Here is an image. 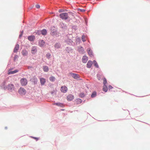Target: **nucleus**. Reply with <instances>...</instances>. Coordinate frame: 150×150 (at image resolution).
Wrapping results in <instances>:
<instances>
[{
	"label": "nucleus",
	"instance_id": "26",
	"mask_svg": "<svg viewBox=\"0 0 150 150\" xmlns=\"http://www.w3.org/2000/svg\"><path fill=\"white\" fill-rule=\"evenodd\" d=\"M103 84L104 85H105V84L107 83V80L106 79L104 78L103 79Z\"/></svg>",
	"mask_w": 150,
	"mask_h": 150
},
{
	"label": "nucleus",
	"instance_id": "12",
	"mask_svg": "<svg viewBox=\"0 0 150 150\" xmlns=\"http://www.w3.org/2000/svg\"><path fill=\"white\" fill-rule=\"evenodd\" d=\"M40 81L41 85L44 84L46 82V80L45 79L41 78L40 79Z\"/></svg>",
	"mask_w": 150,
	"mask_h": 150
},
{
	"label": "nucleus",
	"instance_id": "18",
	"mask_svg": "<svg viewBox=\"0 0 150 150\" xmlns=\"http://www.w3.org/2000/svg\"><path fill=\"white\" fill-rule=\"evenodd\" d=\"M43 69L44 71L47 72L49 70V68L47 66H44L43 67Z\"/></svg>",
	"mask_w": 150,
	"mask_h": 150
},
{
	"label": "nucleus",
	"instance_id": "25",
	"mask_svg": "<svg viewBox=\"0 0 150 150\" xmlns=\"http://www.w3.org/2000/svg\"><path fill=\"white\" fill-rule=\"evenodd\" d=\"M93 62H94V65L95 66H96V67H98V65L96 61L94 60L93 61Z\"/></svg>",
	"mask_w": 150,
	"mask_h": 150
},
{
	"label": "nucleus",
	"instance_id": "8",
	"mask_svg": "<svg viewBox=\"0 0 150 150\" xmlns=\"http://www.w3.org/2000/svg\"><path fill=\"white\" fill-rule=\"evenodd\" d=\"M88 60V58L86 56H84L82 58V62L84 63H86Z\"/></svg>",
	"mask_w": 150,
	"mask_h": 150
},
{
	"label": "nucleus",
	"instance_id": "22",
	"mask_svg": "<svg viewBox=\"0 0 150 150\" xmlns=\"http://www.w3.org/2000/svg\"><path fill=\"white\" fill-rule=\"evenodd\" d=\"M96 95V92H93L91 95V97L92 98H94L95 97Z\"/></svg>",
	"mask_w": 150,
	"mask_h": 150
},
{
	"label": "nucleus",
	"instance_id": "35",
	"mask_svg": "<svg viewBox=\"0 0 150 150\" xmlns=\"http://www.w3.org/2000/svg\"><path fill=\"white\" fill-rule=\"evenodd\" d=\"M21 36H22V34H21L19 35V36H20V37Z\"/></svg>",
	"mask_w": 150,
	"mask_h": 150
},
{
	"label": "nucleus",
	"instance_id": "36",
	"mask_svg": "<svg viewBox=\"0 0 150 150\" xmlns=\"http://www.w3.org/2000/svg\"><path fill=\"white\" fill-rule=\"evenodd\" d=\"M62 11H60L59 12H62Z\"/></svg>",
	"mask_w": 150,
	"mask_h": 150
},
{
	"label": "nucleus",
	"instance_id": "4",
	"mask_svg": "<svg viewBox=\"0 0 150 150\" xmlns=\"http://www.w3.org/2000/svg\"><path fill=\"white\" fill-rule=\"evenodd\" d=\"M18 92L20 94L23 95L26 93V91L24 88H21L18 90Z\"/></svg>",
	"mask_w": 150,
	"mask_h": 150
},
{
	"label": "nucleus",
	"instance_id": "16",
	"mask_svg": "<svg viewBox=\"0 0 150 150\" xmlns=\"http://www.w3.org/2000/svg\"><path fill=\"white\" fill-rule=\"evenodd\" d=\"M39 45L40 46H43V45H44V44H45V42L42 40H40L39 41Z\"/></svg>",
	"mask_w": 150,
	"mask_h": 150
},
{
	"label": "nucleus",
	"instance_id": "6",
	"mask_svg": "<svg viewBox=\"0 0 150 150\" xmlns=\"http://www.w3.org/2000/svg\"><path fill=\"white\" fill-rule=\"evenodd\" d=\"M74 98V96L71 94L69 95L67 97V99L68 101L72 100Z\"/></svg>",
	"mask_w": 150,
	"mask_h": 150
},
{
	"label": "nucleus",
	"instance_id": "3",
	"mask_svg": "<svg viewBox=\"0 0 150 150\" xmlns=\"http://www.w3.org/2000/svg\"><path fill=\"white\" fill-rule=\"evenodd\" d=\"M69 75L72 76L74 79H78L79 78V75L72 72L69 73Z\"/></svg>",
	"mask_w": 150,
	"mask_h": 150
},
{
	"label": "nucleus",
	"instance_id": "5",
	"mask_svg": "<svg viewBox=\"0 0 150 150\" xmlns=\"http://www.w3.org/2000/svg\"><path fill=\"white\" fill-rule=\"evenodd\" d=\"M61 91L63 93H65L67 91V88L65 86H63L61 87L60 89Z\"/></svg>",
	"mask_w": 150,
	"mask_h": 150
},
{
	"label": "nucleus",
	"instance_id": "23",
	"mask_svg": "<svg viewBox=\"0 0 150 150\" xmlns=\"http://www.w3.org/2000/svg\"><path fill=\"white\" fill-rule=\"evenodd\" d=\"M55 47L57 48H59L60 47V45L59 43H57L54 45Z\"/></svg>",
	"mask_w": 150,
	"mask_h": 150
},
{
	"label": "nucleus",
	"instance_id": "13",
	"mask_svg": "<svg viewBox=\"0 0 150 150\" xmlns=\"http://www.w3.org/2000/svg\"><path fill=\"white\" fill-rule=\"evenodd\" d=\"M28 39L30 41H33L35 39V37L33 36H29L28 38Z\"/></svg>",
	"mask_w": 150,
	"mask_h": 150
},
{
	"label": "nucleus",
	"instance_id": "24",
	"mask_svg": "<svg viewBox=\"0 0 150 150\" xmlns=\"http://www.w3.org/2000/svg\"><path fill=\"white\" fill-rule=\"evenodd\" d=\"M82 40L83 42L86 41V40L85 39V36L84 35H83L82 36Z\"/></svg>",
	"mask_w": 150,
	"mask_h": 150
},
{
	"label": "nucleus",
	"instance_id": "2",
	"mask_svg": "<svg viewBox=\"0 0 150 150\" xmlns=\"http://www.w3.org/2000/svg\"><path fill=\"white\" fill-rule=\"evenodd\" d=\"M20 82L22 86H25L27 85L28 81L26 79L23 78L21 79Z\"/></svg>",
	"mask_w": 150,
	"mask_h": 150
},
{
	"label": "nucleus",
	"instance_id": "28",
	"mask_svg": "<svg viewBox=\"0 0 150 150\" xmlns=\"http://www.w3.org/2000/svg\"><path fill=\"white\" fill-rule=\"evenodd\" d=\"M66 41L68 44H69V42H72V40L71 39H68L67 40H66Z\"/></svg>",
	"mask_w": 150,
	"mask_h": 150
},
{
	"label": "nucleus",
	"instance_id": "7",
	"mask_svg": "<svg viewBox=\"0 0 150 150\" xmlns=\"http://www.w3.org/2000/svg\"><path fill=\"white\" fill-rule=\"evenodd\" d=\"M7 88L8 90H14V86L12 84L8 85Z\"/></svg>",
	"mask_w": 150,
	"mask_h": 150
},
{
	"label": "nucleus",
	"instance_id": "27",
	"mask_svg": "<svg viewBox=\"0 0 150 150\" xmlns=\"http://www.w3.org/2000/svg\"><path fill=\"white\" fill-rule=\"evenodd\" d=\"M46 57L47 58L49 59L50 58L51 54L50 53H48L46 54Z\"/></svg>",
	"mask_w": 150,
	"mask_h": 150
},
{
	"label": "nucleus",
	"instance_id": "32",
	"mask_svg": "<svg viewBox=\"0 0 150 150\" xmlns=\"http://www.w3.org/2000/svg\"><path fill=\"white\" fill-rule=\"evenodd\" d=\"M80 97H83L84 96V95L83 93H81L80 94Z\"/></svg>",
	"mask_w": 150,
	"mask_h": 150
},
{
	"label": "nucleus",
	"instance_id": "34",
	"mask_svg": "<svg viewBox=\"0 0 150 150\" xmlns=\"http://www.w3.org/2000/svg\"><path fill=\"white\" fill-rule=\"evenodd\" d=\"M33 139H36V140H38V138L33 137Z\"/></svg>",
	"mask_w": 150,
	"mask_h": 150
},
{
	"label": "nucleus",
	"instance_id": "21",
	"mask_svg": "<svg viewBox=\"0 0 150 150\" xmlns=\"http://www.w3.org/2000/svg\"><path fill=\"white\" fill-rule=\"evenodd\" d=\"M49 79L51 81H53L55 80V78L54 76H51L50 77Z\"/></svg>",
	"mask_w": 150,
	"mask_h": 150
},
{
	"label": "nucleus",
	"instance_id": "31",
	"mask_svg": "<svg viewBox=\"0 0 150 150\" xmlns=\"http://www.w3.org/2000/svg\"><path fill=\"white\" fill-rule=\"evenodd\" d=\"M108 88L109 90H110L113 88V87H112L110 85L108 86Z\"/></svg>",
	"mask_w": 150,
	"mask_h": 150
},
{
	"label": "nucleus",
	"instance_id": "10",
	"mask_svg": "<svg viewBox=\"0 0 150 150\" xmlns=\"http://www.w3.org/2000/svg\"><path fill=\"white\" fill-rule=\"evenodd\" d=\"M93 62L92 61L90 60L88 61L87 64V67L88 68H90Z\"/></svg>",
	"mask_w": 150,
	"mask_h": 150
},
{
	"label": "nucleus",
	"instance_id": "17",
	"mask_svg": "<svg viewBox=\"0 0 150 150\" xmlns=\"http://www.w3.org/2000/svg\"><path fill=\"white\" fill-rule=\"evenodd\" d=\"M103 91L106 92L108 90V88L105 85H104L103 86Z\"/></svg>",
	"mask_w": 150,
	"mask_h": 150
},
{
	"label": "nucleus",
	"instance_id": "30",
	"mask_svg": "<svg viewBox=\"0 0 150 150\" xmlns=\"http://www.w3.org/2000/svg\"><path fill=\"white\" fill-rule=\"evenodd\" d=\"M55 104L56 105H57L59 106H62V104L59 103H55Z\"/></svg>",
	"mask_w": 150,
	"mask_h": 150
},
{
	"label": "nucleus",
	"instance_id": "15",
	"mask_svg": "<svg viewBox=\"0 0 150 150\" xmlns=\"http://www.w3.org/2000/svg\"><path fill=\"white\" fill-rule=\"evenodd\" d=\"M18 71V70H16L13 71H9L8 74H13L17 72Z\"/></svg>",
	"mask_w": 150,
	"mask_h": 150
},
{
	"label": "nucleus",
	"instance_id": "20",
	"mask_svg": "<svg viewBox=\"0 0 150 150\" xmlns=\"http://www.w3.org/2000/svg\"><path fill=\"white\" fill-rule=\"evenodd\" d=\"M41 33L43 35H45L47 33V30L45 29H43L41 31Z\"/></svg>",
	"mask_w": 150,
	"mask_h": 150
},
{
	"label": "nucleus",
	"instance_id": "9",
	"mask_svg": "<svg viewBox=\"0 0 150 150\" xmlns=\"http://www.w3.org/2000/svg\"><path fill=\"white\" fill-rule=\"evenodd\" d=\"M37 50L35 46L33 47L31 49V53L33 54H35L37 52Z\"/></svg>",
	"mask_w": 150,
	"mask_h": 150
},
{
	"label": "nucleus",
	"instance_id": "19",
	"mask_svg": "<svg viewBox=\"0 0 150 150\" xmlns=\"http://www.w3.org/2000/svg\"><path fill=\"white\" fill-rule=\"evenodd\" d=\"M22 54L23 56H26L28 54V52L27 50H23Z\"/></svg>",
	"mask_w": 150,
	"mask_h": 150
},
{
	"label": "nucleus",
	"instance_id": "1",
	"mask_svg": "<svg viewBox=\"0 0 150 150\" xmlns=\"http://www.w3.org/2000/svg\"><path fill=\"white\" fill-rule=\"evenodd\" d=\"M60 17L62 19L66 20L68 18V14L67 13H61L59 15Z\"/></svg>",
	"mask_w": 150,
	"mask_h": 150
},
{
	"label": "nucleus",
	"instance_id": "29",
	"mask_svg": "<svg viewBox=\"0 0 150 150\" xmlns=\"http://www.w3.org/2000/svg\"><path fill=\"white\" fill-rule=\"evenodd\" d=\"M78 10L79 11L82 12H84L85 11V10L84 9H79Z\"/></svg>",
	"mask_w": 150,
	"mask_h": 150
},
{
	"label": "nucleus",
	"instance_id": "33",
	"mask_svg": "<svg viewBox=\"0 0 150 150\" xmlns=\"http://www.w3.org/2000/svg\"><path fill=\"white\" fill-rule=\"evenodd\" d=\"M36 8H40V6L38 4H37L35 5Z\"/></svg>",
	"mask_w": 150,
	"mask_h": 150
},
{
	"label": "nucleus",
	"instance_id": "14",
	"mask_svg": "<svg viewBox=\"0 0 150 150\" xmlns=\"http://www.w3.org/2000/svg\"><path fill=\"white\" fill-rule=\"evenodd\" d=\"M87 51L88 54L91 57H92L93 56V55L92 54V52L91 49L90 48H88L87 49Z\"/></svg>",
	"mask_w": 150,
	"mask_h": 150
},
{
	"label": "nucleus",
	"instance_id": "11",
	"mask_svg": "<svg viewBox=\"0 0 150 150\" xmlns=\"http://www.w3.org/2000/svg\"><path fill=\"white\" fill-rule=\"evenodd\" d=\"M19 45L18 44H16L14 48L13 52H17L19 49Z\"/></svg>",
	"mask_w": 150,
	"mask_h": 150
}]
</instances>
